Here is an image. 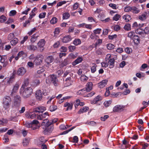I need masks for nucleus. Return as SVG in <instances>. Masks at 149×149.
Instances as JSON below:
<instances>
[{"label": "nucleus", "mask_w": 149, "mask_h": 149, "mask_svg": "<svg viewBox=\"0 0 149 149\" xmlns=\"http://www.w3.org/2000/svg\"><path fill=\"white\" fill-rule=\"evenodd\" d=\"M33 89L31 87H24V86L22 85L20 89L19 93L23 98L26 99L30 96L33 93Z\"/></svg>", "instance_id": "f257e3e1"}, {"label": "nucleus", "mask_w": 149, "mask_h": 149, "mask_svg": "<svg viewBox=\"0 0 149 149\" xmlns=\"http://www.w3.org/2000/svg\"><path fill=\"white\" fill-rule=\"evenodd\" d=\"M11 103V99L9 96H6L3 98L2 103L5 110H8L9 109Z\"/></svg>", "instance_id": "f03ea898"}, {"label": "nucleus", "mask_w": 149, "mask_h": 149, "mask_svg": "<svg viewBox=\"0 0 149 149\" xmlns=\"http://www.w3.org/2000/svg\"><path fill=\"white\" fill-rule=\"evenodd\" d=\"M47 84L53 83L55 86H57L58 84V80L56 76L54 75H50L48 76L46 80Z\"/></svg>", "instance_id": "7ed1b4c3"}, {"label": "nucleus", "mask_w": 149, "mask_h": 149, "mask_svg": "<svg viewBox=\"0 0 149 149\" xmlns=\"http://www.w3.org/2000/svg\"><path fill=\"white\" fill-rule=\"evenodd\" d=\"M111 55L110 54H107L105 58V60L108 61L109 63V68H113L114 66L115 60L113 58H111Z\"/></svg>", "instance_id": "20e7f679"}, {"label": "nucleus", "mask_w": 149, "mask_h": 149, "mask_svg": "<svg viewBox=\"0 0 149 149\" xmlns=\"http://www.w3.org/2000/svg\"><path fill=\"white\" fill-rule=\"evenodd\" d=\"M44 58V57L42 55L38 54L36 57L34 63L36 65H39L42 63Z\"/></svg>", "instance_id": "39448f33"}, {"label": "nucleus", "mask_w": 149, "mask_h": 149, "mask_svg": "<svg viewBox=\"0 0 149 149\" xmlns=\"http://www.w3.org/2000/svg\"><path fill=\"white\" fill-rule=\"evenodd\" d=\"M21 102V98L19 95H16L14 98L13 105L15 107L19 106Z\"/></svg>", "instance_id": "423d86ee"}, {"label": "nucleus", "mask_w": 149, "mask_h": 149, "mask_svg": "<svg viewBox=\"0 0 149 149\" xmlns=\"http://www.w3.org/2000/svg\"><path fill=\"white\" fill-rule=\"evenodd\" d=\"M130 145L129 144V142L125 139H124L122 141V143L119 145V147L123 149H125L129 147Z\"/></svg>", "instance_id": "0eeeda50"}, {"label": "nucleus", "mask_w": 149, "mask_h": 149, "mask_svg": "<svg viewBox=\"0 0 149 149\" xmlns=\"http://www.w3.org/2000/svg\"><path fill=\"white\" fill-rule=\"evenodd\" d=\"M34 110L33 112H29L26 113L25 114L26 117L28 118L34 119L36 118V114L35 113Z\"/></svg>", "instance_id": "6e6552de"}, {"label": "nucleus", "mask_w": 149, "mask_h": 149, "mask_svg": "<svg viewBox=\"0 0 149 149\" xmlns=\"http://www.w3.org/2000/svg\"><path fill=\"white\" fill-rule=\"evenodd\" d=\"M124 106L118 105L114 107L113 111L115 112H120L124 110Z\"/></svg>", "instance_id": "1a4fd4ad"}, {"label": "nucleus", "mask_w": 149, "mask_h": 149, "mask_svg": "<svg viewBox=\"0 0 149 149\" xmlns=\"http://www.w3.org/2000/svg\"><path fill=\"white\" fill-rule=\"evenodd\" d=\"M0 62L3 64V67H5L7 66L8 64V61L6 60L7 59L6 57L4 56H1Z\"/></svg>", "instance_id": "9d476101"}, {"label": "nucleus", "mask_w": 149, "mask_h": 149, "mask_svg": "<svg viewBox=\"0 0 149 149\" xmlns=\"http://www.w3.org/2000/svg\"><path fill=\"white\" fill-rule=\"evenodd\" d=\"M108 80L107 79H105L102 80L101 82L98 83V87L100 88H103L107 84L108 82Z\"/></svg>", "instance_id": "9b49d317"}, {"label": "nucleus", "mask_w": 149, "mask_h": 149, "mask_svg": "<svg viewBox=\"0 0 149 149\" xmlns=\"http://www.w3.org/2000/svg\"><path fill=\"white\" fill-rule=\"evenodd\" d=\"M45 128L43 132L45 134H48L51 133L53 130L54 127L53 125L49 126Z\"/></svg>", "instance_id": "f8f14e48"}, {"label": "nucleus", "mask_w": 149, "mask_h": 149, "mask_svg": "<svg viewBox=\"0 0 149 149\" xmlns=\"http://www.w3.org/2000/svg\"><path fill=\"white\" fill-rule=\"evenodd\" d=\"M73 105V102H67L64 104V107H67L66 110L68 111L69 110H71L72 109Z\"/></svg>", "instance_id": "ddd939ff"}, {"label": "nucleus", "mask_w": 149, "mask_h": 149, "mask_svg": "<svg viewBox=\"0 0 149 149\" xmlns=\"http://www.w3.org/2000/svg\"><path fill=\"white\" fill-rule=\"evenodd\" d=\"M46 110V107L44 106L38 107L34 109V111L36 112L42 113Z\"/></svg>", "instance_id": "4468645a"}, {"label": "nucleus", "mask_w": 149, "mask_h": 149, "mask_svg": "<svg viewBox=\"0 0 149 149\" xmlns=\"http://www.w3.org/2000/svg\"><path fill=\"white\" fill-rule=\"evenodd\" d=\"M62 42L64 43H67L72 40V38L70 36H67L61 38Z\"/></svg>", "instance_id": "2eb2a0df"}, {"label": "nucleus", "mask_w": 149, "mask_h": 149, "mask_svg": "<svg viewBox=\"0 0 149 149\" xmlns=\"http://www.w3.org/2000/svg\"><path fill=\"white\" fill-rule=\"evenodd\" d=\"M36 97L37 99L38 100H41L42 98V94L41 91L38 90L36 93Z\"/></svg>", "instance_id": "dca6fc26"}, {"label": "nucleus", "mask_w": 149, "mask_h": 149, "mask_svg": "<svg viewBox=\"0 0 149 149\" xmlns=\"http://www.w3.org/2000/svg\"><path fill=\"white\" fill-rule=\"evenodd\" d=\"M26 72V70L24 68L21 67L18 69L17 74L19 75H23L25 74Z\"/></svg>", "instance_id": "f3484780"}, {"label": "nucleus", "mask_w": 149, "mask_h": 149, "mask_svg": "<svg viewBox=\"0 0 149 149\" xmlns=\"http://www.w3.org/2000/svg\"><path fill=\"white\" fill-rule=\"evenodd\" d=\"M148 15L147 12H145L139 16V19L142 21H144L146 19Z\"/></svg>", "instance_id": "a211bd4d"}, {"label": "nucleus", "mask_w": 149, "mask_h": 149, "mask_svg": "<svg viewBox=\"0 0 149 149\" xmlns=\"http://www.w3.org/2000/svg\"><path fill=\"white\" fill-rule=\"evenodd\" d=\"M52 124L51 122L49 121L47 119H44L41 123L42 125L45 126V127H47Z\"/></svg>", "instance_id": "6ab92c4d"}, {"label": "nucleus", "mask_w": 149, "mask_h": 149, "mask_svg": "<svg viewBox=\"0 0 149 149\" xmlns=\"http://www.w3.org/2000/svg\"><path fill=\"white\" fill-rule=\"evenodd\" d=\"M19 83H17L13 87V90L11 94V95L13 96V93L17 92L19 89Z\"/></svg>", "instance_id": "aec40b11"}, {"label": "nucleus", "mask_w": 149, "mask_h": 149, "mask_svg": "<svg viewBox=\"0 0 149 149\" xmlns=\"http://www.w3.org/2000/svg\"><path fill=\"white\" fill-rule=\"evenodd\" d=\"M65 82L66 86H68L71 85L73 82V81L71 80V77L67 78L65 80Z\"/></svg>", "instance_id": "412c9836"}, {"label": "nucleus", "mask_w": 149, "mask_h": 149, "mask_svg": "<svg viewBox=\"0 0 149 149\" xmlns=\"http://www.w3.org/2000/svg\"><path fill=\"white\" fill-rule=\"evenodd\" d=\"M53 61L54 58L52 56H48L45 59V62L47 64H50L52 63Z\"/></svg>", "instance_id": "4be33fe9"}, {"label": "nucleus", "mask_w": 149, "mask_h": 149, "mask_svg": "<svg viewBox=\"0 0 149 149\" xmlns=\"http://www.w3.org/2000/svg\"><path fill=\"white\" fill-rule=\"evenodd\" d=\"M93 83L92 82H88L86 84V90L89 91L92 89Z\"/></svg>", "instance_id": "5701e85b"}, {"label": "nucleus", "mask_w": 149, "mask_h": 149, "mask_svg": "<svg viewBox=\"0 0 149 149\" xmlns=\"http://www.w3.org/2000/svg\"><path fill=\"white\" fill-rule=\"evenodd\" d=\"M84 104V103L83 102H81L80 100L79 99L76 100L74 102V106L76 108L79 105L83 106Z\"/></svg>", "instance_id": "b1692460"}, {"label": "nucleus", "mask_w": 149, "mask_h": 149, "mask_svg": "<svg viewBox=\"0 0 149 149\" xmlns=\"http://www.w3.org/2000/svg\"><path fill=\"white\" fill-rule=\"evenodd\" d=\"M45 40L43 39L40 40L39 42L37 43L38 47L40 48H43L45 45Z\"/></svg>", "instance_id": "393cba45"}, {"label": "nucleus", "mask_w": 149, "mask_h": 149, "mask_svg": "<svg viewBox=\"0 0 149 149\" xmlns=\"http://www.w3.org/2000/svg\"><path fill=\"white\" fill-rule=\"evenodd\" d=\"M122 18L126 22H129L131 19V17L130 15H125L122 16Z\"/></svg>", "instance_id": "a878e982"}, {"label": "nucleus", "mask_w": 149, "mask_h": 149, "mask_svg": "<svg viewBox=\"0 0 149 149\" xmlns=\"http://www.w3.org/2000/svg\"><path fill=\"white\" fill-rule=\"evenodd\" d=\"M83 60V58L81 57H78L72 63L73 65H75L82 62Z\"/></svg>", "instance_id": "bb28decb"}, {"label": "nucleus", "mask_w": 149, "mask_h": 149, "mask_svg": "<svg viewBox=\"0 0 149 149\" xmlns=\"http://www.w3.org/2000/svg\"><path fill=\"white\" fill-rule=\"evenodd\" d=\"M102 67L104 68H106L109 67V63L108 61L105 60L101 63Z\"/></svg>", "instance_id": "cd10ccee"}, {"label": "nucleus", "mask_w": 149, "mask_h": 149, "mask_svg": "<svg viewBox=\"0 0 149 149\" xmlns=\"http://www.w3.org/2000/svg\"><path fill=\"white\" fill-rule=\"evenodd\" d=\"M6 80L7 81V85H9L14 82V77L13 76H11L9 78H8Z\"/></svg>", "instance_id": "c85d7f7f"}, {"label": "nucleus", "mask_w": 149, "mask_h": 149, "mask_svg": "<svg viewBox=\"0 0 149 149\" xmlns=\"http://www.w3.org/2000/svg\"><path fill=\"white\" fill-rule=\"evenodd\" d=\"M88 108L87 107H84L81 109L78 112V113L81 114L87 111L88 109Z\"/></svg>", "instance_id": "c756f323"}, {"label": "nucleus", "mask_w": 149, "mask_h": 149, "mask_svg": "<svg viewBox=\"0 0 149 149\" xmlns=\"http://www.w3.org/2000/svg\"><path fill=\"white\" fill-rule=\"evenodd\" d=\"M25 126L28 127L29 128L30 127H31L32 129L33 130H34L36 129L38 127L37 126H36L35 127H33V126L32 125V124L31 123H26L24 124Z\"/></svg>", "instance_id": "7c9ffc66"}, {"label": "nucleus", "mask_w": 149, "mask_h": 149, "mask_svg": "<svg viewBox=\"0 0 149 149\" xmlns=\"http://www.w3.org/2000/svg\"><path fill=\"white\" fill-rule=\"evenodd\" d=\"M70 15L68 12H65L63 14V19H67L70 17Z\"/></svg>", "instance_id": "2f4dec72"}, {"label": "nucleus", "mask_w": 149, "mask_h": 149, "mask_svg": "<svg viewBox=\"0 0 149 149\" xmlns=\"http://www.w3.org/2000/svg\"><path fill=\"white\" fill-rule=\"evenodd\" d=\"M18 42V39L16 38H15L10 41V43L12 45H15Z\"/></svg>", "instance_id": "473e14b6"}, {"label": "nucleus", "mask_w": 149, "mask_h": 149, "mask_svg": "<svg viewBox=\"0 0 149 149\" xmlns=\"http://www.w3.org/2000/svg\"><path fill=\"white\" fill-rule=\"evenodd\" d=\"M27 48L29 50L32 51H35L37 49V47L33 45H30L28 46Z\"/></svg>", "instance_id": "72a5a7b5"}, {"label": "nucleus", "mask_w": 149, "mask_h": 149, "mask_svg": "<svg viewBox=\"0 0 149 149\" xmlns=\"http://www.w3.org/2000/svg\"><path fill=\"white\" fill-rule=\"evenodd\" d=\"M58 22V19L56 17H53L50 21V23L52 24H54L57 23Z\"/></svg>", "instance_id": "f704fd0d"}, {"label": "nucleus", "mask_w": 149, "mask_h": 149, "mask_svg": "<svg viewBox=\"0 0 149 149\" xmlns=\"http://www.w3.org/2000/svg\"><path fill=\"white\" fill-rule=\"evenodd\" d=\"M139 10L135 7H132V8L131 12L134 13H139Z\"/></svg>", "instance_id": "c9c22d12"}, {"label": "nucleus", "mask_w": 149, "mask_h": 149, "mask_svg": "<svg viewBox=\"0 0 149 149\" xmlns=\"http://www.w3.org/2000/svg\"><path fill=\"white\" fill-rule=\"evenodd\" d=\"M112 101L111 100H109L105 101L104 103V105L106 107H109L111 104Z\"/></svg>", "instance_id": "e433bc0d"}, {"label": "nucleus", "mask_w": 149, "mask_h": 149, "mask_svg": "<svg viewBox=\"0 0 149 149\" xmlns=\"http://www.w3.org/2000/svg\"><path fill=\"white\" fill-rule=\"evenodd\" d=\"M97 67V65L96 64L94 63L92 64V66L91 68V71L92 73H94L96 71Z\"/></svg>", "instance_id": "4c0bfd02"}, {"label": "nucleus", "mask_w": 149, "mask_h": 149, "mask_svg": "<svg viewBox=\"0 0 149 149\" xmlns=\"http://www.w3.org/2000/svg\"><path fill=\"white\" fill-rule=\"evenodd\" d=\"M135 35L134 32L133 31H131L128 32L127 33V36L128 37L132 39L134 37Z\"/></svg>", "instance_id": "58836bf2"}, {"label": "nucleus", "mask_w": 149, "mask_h": 149, "mask_svg": "<svg viewBox=\"0 0 149 149\" xmlns=\"http://www.w3.org/2000/svg\"><path fill=\"white\" fill-rule=\"evenodd\" d=\"M81 43V41L79 39L77 38L75 39L73 41V44L75 45H77Z\"/></svg>", "instance_id": "ea45409f"}, {"label": "nucleus", "mask_w": 149, "mask_h": 149, "mask_svg": "<svg viewBox=\"0 0 149 149\" xmlns=\"http://www.w3.org/2000/svg\"><path fill=\"white\" fill-rule=\"evenodd\" d=\"M132 39L133 40L134 42L135 43H138L139 42V37L136 35H135Z\"/></svg>", "instance_id": "a19ab883"}, {"label": "nucleus", "mask_w": 149, "mask_h": 149, "mask_svg": "<svg viewBox=\"0 0 149 149\" xmlns=\"http://www.w3.org/2000/svg\"><path fill=\"white\" fill-rule=\"evenodd\" d=\"M88 77L84 74H82L81 76L80 79L82 81H86L88 79Z\"/></svg>", "instance_id": "79ce46f5"}, {"label": "nucleus", "mask_w": 149, "mask_h": 149, "mask_svg": "<svg viewBox=\"0 0 149 149\" xmlns=\"http://www.w3.org/2000/svg\"><path fill=\"white\" fill-rule=\"evenodd\" d=\"M106 46L107 48L109 50H112L115 48V46L113 44L111 43L107 44Z\"/></svg>", "instance_id": "37998d69"}, {"label": "nucleus", "mask_w": 149, "mask_h": 149, "mask_svg": "<svg viewBox=\"0 0 149 149\" xmlns=\"http://www.w3.org/2000/svg\"><path fill=\"white\" fill-rule=\"evenodd\" d=\"M124 29L125 30L129 31L131 30V25L130 24H127L124 27Z\"/></svg>", "instance_id": "c03bdc74"}, {"label": "nucleus", "mask_w": 149, "mask_h": 149, "mask_svg": "<svg viewBox=\"0 0 149 149\" xmlns=\"http://www.w3.org/2000/svg\"><path fill=\"white\" fill-rule=\"evenodd\" d=\"M29 140L28 139H25L23 140V144L24 146H25L28 145L29 143Z\"/></svg>", "instance_id": "a18cd8bd"}, {"label": "nucleus", "mask_w": 149, "mask_h": 149, "mask_svg": "<svg viewBox=\"0 0 149 149\" xmlns=\"http://www.w3.org/2000/svg\"><path fill=\"white\" fill-rule=\"evenodd\" d=\"M120 17V15L118 14H116L113 17V20L117 21Z\"/></svg>", "instance_id": "49530a36"}, {"label": "nucleus", "mask_w": 149, "mask_h": 149, "mask_svg": "<svg viewBox=\"0 0 149 149\" xmlns=\"http://www.w3.org/2000/svg\"><path fill=\"white\" fill-rule=\"evenodd\" d=\"M38 36H36L35 34L33 35L31 37V41L32 42H34L37 39Z\"/></svg>", "instance_id": "de8ad7c7"}, {"label": "nucleus", "mask_w": 149, "mask_h": 149, "mask_svg": "<svg viewBox=\"0 0 149 149\" xmlns=\"http://www.w3.org/2000/svg\"><path fill=\"white\" fill-rule=\"evenodd\" d=\"M57 109V107L56 105H51L49 107V110L51 112L55 111Z\"/></svg>", "instance_id": "09e8293b"}, {"label": "nucleus", "mask_w": 149, "mask_h": 149, "mask_svg": "<svg viewBox=\"0 0 149 149\" xmlns=\"http://www.w3.org/2000/svg\"><path fill=\"white\" fill-rule=\"evenodd\" d=\"M30 22L31 21L29 19L26 20L23 24V26L24 27H26L29 26L30 24Z\"/></svg>", "instance_id": "8fccbe9b"}, {"label": "nucleus", "mask_w": 149, "mask_h": 149, "mask_svg": "<svg viewBox=\"0 0 149 149\" xmlns=\"http://www.w3.org/2000/svg\"><path fill=\"white\" fill-rule=\"evenodd\" d=\"M18 56H19V57L21 56L24 57L26 56V54L23 51H21L19 52L18 53Z\"/></svg>", "instance_id": "3c124183"}, {"label": "nucleus", "mask_w": 149, "mask_h": 149, "mask_svg": "<svg viewBox=\"0 0 149 149\" xmlns=\"http://www.w3.org/2000/svg\"><path fill=\"white\" fill-rule=\"evenodd\" d=\"M6 20V17L4 15H2L0 17V22H4Z\"/></svg>", "instance_id": "603ef678"}, {"label": "nucleus", "mask_w": 149, "mask_h": 149, "mask_svg": "<svg viewBox=\"0 0 149 149\" xmlns=\"http://www.w3.org/2000/svg\"><path fill=\"white\" fill-rule=\"evenodd\" d=\"M14 36H15L13 33H10L8 35V40H11Z\"/></svg>", "instance_id": "864d4df0"}, {"label": "nucleus", "mask_w": 149, "mask_h": 149, "mask_svg": "<svg viewBox=\"0 0 149 149\" xmlns=\"http://www.w3.org/2000/svg\"><path fill=\"white\" fill-rule=\"evenodd\" d=\"M46 141L44 140V137L43 136H41L39 138L38 140V142H41L40 144H39L40 145L42 144V143L43 142H46Z\"/></svg>", "instance_id": "5fc2aeb1"}, {"label": "nucleus", "mask_w": 149, "mask_h": 149, "mask_svg": "<svg viewBox=\"0 0 149 149\" xmlns=\"http://www.w3.org/2000/svg\"><path fill=\"white\" fill-rule=\"evenodd\" d=\"M102 32V30L100 29H97L93 31L95 34H99Z\"/></svg>", "instance_id": "6e6d98bb"}, {"label": "nucleus", "mask_w": 149, "mask_h": 149, "mask_svg": "<svg viewBox=\"0 0 149 149\" xmlns=\"http://www.w3.org/2000/svg\"><path fill=\"white\" fill-rule=\"evenodd\" d=\"M132 8V7L130 6H127L125 8L124 10L126 12H131Z\"/></svg>", "instance_id": "4d7b16f0"}, {"label": "nucleus", "mask_w": 149, "mask_h": 149, "mask_svg": "<svg viewBox=\"0 0 149 149\" xmlns=\"http://www.w3.org/2000/svg\"><path fill=\"white\" fill-rule=\"evenodd\" d=\"M68 63L67 60V59H65L61 63V67H63L66 65Z\"/></svg>", "instance_id": "13d9d810"}, {"label": "nucleus", "mask_w": 149, "mask_h": 149, "mask_svg": "<svg viewBox=\"0 0 149 149\" xmlns=\"http://www.w3.org/2000/svg\"><path fill=\"white\" fill-rule=\"evenodd\" d=\"M33 85L34 86H37L39 85L40 84V81L38 79H36L33 82Z\"/></svg>", "instance_id": "bf43d9fd"}, {"label": "nucleus", "mask_w": 149, "mask_h": 149, "mask_svg": "<svg viewBox=\"0 0 149 149\" xmlns=\"http://www.w3.org/2000/svg\"><path fill=\"white\" fill-rule=\"evenodd\" d=\"M29 83V80L28 79L26 78L25 79L24 82V84L22 85L24 86V87H26V86L28 85Z\"/></svg>", "instance_id": "052dcab7"}, {"label": "nucleus", "mask_w": 149, "mask_h": 149, "mask_svg": "<svg viewBox=\"0 0 149 149\" xmlns=\"http://www.w3.org/2000/svg\"><path fill=\"white\" fill-rule=\"evenodd\" d=\"M45 69L42 68H39L37 71V73L38 74H40L45 71Z\"/></svg>", "instance_id": "680f3d73"}, {"label": "nucleus", "mask_w": 149, "mask_h": 149, "mask_svg": "<svg viewBox=\"0 0 149 149\" xmlns=\"http://www.w3.org/2000/svg\"><path fill=\"white\" fill-rule=\"evenodd\" d=\"M27 65L29 67L32 68L34 67V64L33 62L31 61H29L27 63Z\"/></svg>", "instance_id": "e2e57ef3"}, {"label": "nucleus", "mask_w": 149, "mask_h": 149, "mask_svg": "<svg viewBox=\"0 0 149 149\" xmlns=\"http://www.w3.org/2000/svg\"><path fill=\"white\" fill-rule=\"evenodd\" d=\"M96 100L97 102H98L101 100L102 99V97L101 96L98 95L97 97L94 98Z\"/></svg>", "instance_id": "0e129e2a"}, {"label": "nucleus", "mask_w": 149, "mask_h": 149, "mask_svg": "<svg viewBox=\"0 0 149 149\" xmlns=\"http://www.w3.org/2000/svg\"><path fill=\"white\" fill-rule=\"evenodd\" d=\"M42 119L47 118L49 116L48 113V112H46L44 113L41 114Z\"/></svg>", "instance_id": "69168bd1"}, {"label": "nucleus", "mask_w": 149, "mask_h": 149, "mask_svg": "<svg viewBox=\"0 0 149 149\" xmlns=\"http://www.w3.org/2000/svg\"><path fill=\"white\" fill-rule=\"evenodd\" d=\"M60 50L61 52H66L67 50V48L65 47L62 46L60 49Z\"/></svg>", "instance_id": "338daca9"}, {"label": "nucleus", "mask_w": 149, "mask_h": 149, "mask_svg": "<svg viewBox=\"0 0 149 149\" xmlns=\"http://www.w3.org/2000/svg\"><path fill=\"white\" fill-rule=\"evenodd\" d=\"M144 33L145 34L149 33V28L147 26L143 30Z\"/></svg>", "instance_id": "774afa93"}]
</instances>
